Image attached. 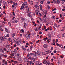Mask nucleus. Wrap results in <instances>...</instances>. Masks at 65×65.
I'll list each match as a JSON object with an SVG mask.
<instances>
[{"label": "nucleus", "mask_w": 65, "mask_h": 65, "mask_svg": "<svg viewBox=\"0 0 65 65\" xmlns=\"http://www.w3.org/2000/svg\"><path fill=\"white\" fill-rule=\"evenodd\" d=\"M54 2L56 4H59L60 3V0H53Z\"/></svg>", "instance_id": "obj_1"}, {"label": "nucleus", "mask_w": 65, "mask_h": 65, "mask_svg": "<svg viewBox=\"0 0 65 65\" xmlns=\"http://www.w3.org/2000/svg\"><path fill=\"white\" fill-rule=\"evenodd\" d=\"M34 7L36 8L37 9H39V6H38V5L37 4V3H36L35 5H34Z\"/></svg>", "instance_id": "obj_2"}, {"label": "nucleus", "mask_w": 65, "mask_h": 65, "mask_svg": "<svg viewBox=\"0 0 65 65\" xmlns=\"http://www.w3.org/2000/svg\"><path fill=\"white\" fill-rule=\"evenodd\" d=\"M25 37L26 38H27V39H28V38H30V36L28 34H26L25 35Z\"/></svg>", "instance_id": "obj_3"}, {"label": "nucleus", "mask_w": 65, "mask_h": 65, "mask_svg": "<svg viewBox=\"0 0 65 65\" xmlns=\"http://www.w3.org/2000/svg\"><path fill=\"white\" fill-rule=\"evenodd\" d=\"M25 6V4H22V6H21V7L20 8L21 10H22V9H24Z\"/></svg>", "instance_id": "obj_4"}, {"label": "nucleus", "mask_w": 65, "mask_h": 65, "mask_svg": "<svg viewBox=\"0 0 65 65\" xmlns=\"http://www.w3.org/2000/svg\"><path fill=\"white\" fill-rule=\"evenodd\" d=\"M30 55L32 57H36V55L33 53H30Z\"/></svg>", "instance_id": "obj_5"}, {"label": "nucleus", "mask_w": 65, "mask_h": 65, "mask_svg": "<svg viewBox=\"0 0 65 65\" xmlns=\"http://www.w3.org/2000/svg\"><path fill=\"white\" fill-rule=\"evenodd\" d=\"M48 46V45L46 44H44L43 45L44 47L45 48H47Z\"/></svg>", "instance_id": "obj_6"}, {"label": "nucleus", "mask_w": 65, "mask_h": 65, "mask_svg": "<svg viewBox=\"0 0 65 65\" xmlns=\"http://www.w3.org/2000/svg\"><path fill=\"white\" fill-rule=\"evenodd\" d=\"M17 50L15 49H14V51L12 52V53L13 54H16V53H17Z\"/></svg>", "instance_id": "obj_7"}, {"label": "nucleus", "mask_w": 65, "mask_h": 65, "mask_svg": "<svg viewBox=\"0 0 65 65\" xmlns=\"http://www.w3.org/2000/svg\"><path fill=\"white\" fill-rule=\"evenodd\" d=\"M48 37L49 38V39H51V34L50 33L48 34Z\"/></svg>", "instance_id": "obj_8"}, {"label": "nucleus", "mask_w": 65, "mask_h": 65, "mask_svg": "<svg viewBox=\"0 0 65 65\" xmlns=\"http://www.w3.org/2000/svg\"><path fill=\"white\" fill-rule=\"evenodd\" d=\"M8 45H7L6 46V48H9V47H10V45H9V44L8 43Z\"/></svg>", "instance_id": "obj_9"}, {"label": "nucleus", "mask_w": 65, "mask_h": 65, "mask_svg": "<svg viewBox=\"0 0 65 65\" xmlns=\"http://www.w3.org/2000/svg\"><path fill=\"white\" fill-rule=\"evenodd\" d=\"M36 59L34 58H32L31 59V60L33 62H34L35 61Z\"/></svg>", "instance_id": "obj_10"}, {"label": "nucleus", "mask_w": 65, "mask_h": 65, "mask_svg": "<svg viewBox=\"0 0 65 65\" xmlns=\"http://www.w3.org/2000/svg\"><path fill=\"white\" fill-rule=\"evenodd\" d=\"M20 32L21 33H25L24 30L23 29H21L20 30Z\"/></svg>", "instance_id": "obj_11"}, {"label": "nucleus", "mask_w": 65, "mask_h": 65, "mask_svg": "<svg viewBox=\"0 0 65 65\" xmlns=\"http://www.w3.org/2000/svg\"><path fill=\"white\" fill-rule=\"evenodd\" d=\"M37 54L39 56H40L41 54V53L39 52V51H37Z\"/></svg>", "instance_id": "obj_12"}, {"label": "nucleus", "mask_w": 65, "mask_h": 65, "mask_svg": "<svg viewBox=\"0 0 65 65\" xmlns=\"http://www.w3.org/2000/svg\"><path fill=\"white\" fill-rule=\"evenodd\" d=\"M18 42L21 44H23V41L21 40H19Z\"/></svg>", "instance_id": "obj_13"}, {"label": "nucleus", "mask_w": 65, "mask_h": 65, "mask_svg": "<svg viewBox=\"0 0 65 65\" xmlns=\"http://www.w3.org/2000/svg\"><path fill=\"white\" fill-rule=\"evenodd\" d=\"M14 40V41L15 42V43H17V42H18L17 41V39H16V38H14L13 39Z\"/></svg>", "instance_id": "obj_14"}, {"label": "nucleus", "mask_w": 65, "mask_h": 65, "mask_svg": "<svg viewBox=\"0 0 65 65\" xmlns=\"http://www.w3.org/2000/svg\"><path fill=\"white\" fill-rule=\"evenodd\" d=\"M0 39H1L2 41H4V38H3L2 37H0Z\"/></svg>", "instance_id": "obj_15"}, {"label": "nucleus", "mask_w": 65, "mask_h": 65, "mask_svg": "<svg viewBox=\"0 0 65 65\" xmlns=\"http://www.w3.org/2000/svg\"><path fill=\"white\" fill-rule=\"evenodd\" d=\"M27 27V24L25 22L24 23V28H26Z\"/></svg>", "instance_id": "obj_16"}, {"label": "nucleus", "mask_w": 65, "mask_h": 65, "mask_svg": "<svg viewBox=\"0 0 65 65\" xmlns=\"http://www.w3.org/2000/svg\"><path fill=\"white\" fill-rule=\"evenodd\" d=\"M5 30L6 31V32H7V33H8V32H9V31H8V29L7 28H5Z\"/></svg>", "instance_id": "obj_17"}, {"label": "nucleus", "mask_w": 65, "mask_h": 65, "mask_svg": "<svg viewBox=\"0 0 65 65\" xmlns=\"http://www.w3.org/2000/svg\"><path fill=\"white\" fill-rule=\"evenodd\" d=\"M18 20L15 19L14 21V23H18Z\"/></svg>", "instance_id": "obj_18"}, {"label": "nucleus", "mask_w": 65, "mask_h": 65, "mask_svg": "<svg viewBox=\"0 0 65 65\" xmlns=\"http://www.w3.org/2000/svg\"><path fill=\"white\" fill-rule=\"evenodd\" d=\"M20 54H17V58H19L20 57Z\"/></svg>", "instance_id": "obj_19"}, {"label": "nucleus", "mask_w": 65, "mask_h": 65, "mask_svg": "<svg viewBox=\"0 0 65 65\" xmlns=\"http://www.w3.org/2000/svg\"><path fill=\"white\" fill-rule=\"evenodd\" d=\"M21 20L22 22H24L25 21V18H22L21 19Z\"/></svg>", "instance_id": "obj_20"}, {"label": "nucleus", "mask_w": 65, "mask_h": 65, "mask_svg": "<svg viewBox=\"0 0 65 65\" xmlns=\"http://www.w3.org/2000/svg\"><path fill=\"white\" fill-rule=\"evenodd\" d=\"M4 37L6 40H7V36H4Z\"/></svg>", "instance_id": "obj_21"}, {"label": "nucleus", "mask_w": 65, "mask_h": 65, "mask_svg": "<svg viewBox=\"0 0 65 65\" xmlns=\"http://www.w3.org/2000/svg\"><path fill=\"white\" fill-rule=\"evenodd\" d=\"M8 24L9 26H10V27H11V23H10V22H8Z\"/></svg>", "instance_id": "obj_22"}, {"label": "nucleus", "mask_w": 65, "mask_h": 65, "mask_svg": "<svg viewBox=\"0 0 65 65\" xmlns=\"http://www.w3.org/2000/svg\"><path fill=\"white\" fill-rule=\"evenodd\" d=\"M59 47H61V48H63L64 47L61 44H60Z\"/></svg>", "instance_id": "obj_23"}, {"label": "nucleus", "mask_w": 65, "mask_h": 65, "mask_svg": "<svg viewBox=\"0 0 65 65\" xmlns=\"http://www.w3.org/2000/svg\"><path fill=\"white\" fill-rule=\"evenodd\" d=\"M56 18V17L55 16H53L51 18L52 19H54Z\"/></svg>", "instance_id": "obj_24"}, {"label": "nucleus", "mask_w": 65, "mask_h": 65, "mask_svg": "<svg viewBox=\"0 0 65 65\" xmlns=\"http://www.w3.org/2000/svg\"><path fill=\"white\" fill-rule=\"evenodd\" d=\"M54 27H57V26H58V25L56 23H54Z\"/></svg>", "instance_id": "obj_25"}, {"label": "nucleus", "mask_w": 65, "mask_h": 65, "mask_svg": "<svg viewBox=\"0 0 65 65\" xmlns=\"http://www.w3.org/2000/svg\"><path fill=\"white\" fill-rule=\"evenodd\" d=\"M8 41H9L10 42H11V41H12V40H11V39L10 38L8 39Z\"/></svg>", "instance_id": "obj_26"}, {"label": "nucleus", "mask_w": 65, "mask_h": 65, "mask_svg": "<svg viewBox=\"0 0 65 65\" xmlns=\"http://www.w3.org/2000/svg\"><path fill=\"white\" fill-rule=\"evenodd\" d=\"M27 34H28L29 35H31V33H30V32L28 31L27 32Z\"/></svg>", "instance_id": "obj_27"}, {"label": "nucleus", "mask_w": 65, "mask_h": 65, "mask_svg": "<svg viewBox=\"0 0 65 65\" xmlns=\"http://www.w3.org/2000/svg\"><path fill=\"white\" fill-rule=\"evenodd\" d=\"M47 63V61H46V60H45L43 62V63L44 64H46Z\"/></svg>", "instance_id": "obj_28"}, {"label": "nucleus", "mask_w": 65, "mask_h": 65, "mask_svg": "<svg viewBox=\"0 0 65 65\" xmlns=\"http://www.w3.org/2000/svg\"><path fill=\"white\" fill-rule=\"evenodd\" d=\"M27 58H25L24 59V62H27Z\"/></svg>", "instance_id": "obj_29"}, {"label": "nucleus", "mask_w": 65, "mask_h": 65, "mask_svg": "<svg viewBox=\"0 0 65 65\" xmlns=\"http://www.w3.org/2000/svg\"><path fill=\"white\" fill-rule=\"evenodd\" d=\"M20 43L18 42L17 43V45L18 46H20Z\"/></svg>", "instance_id": "obj_30"}, {"label": "nucleus", "mask_w": 65, "mask_h": 65, "mask_svg": "<svg viewBox=\"0 0 65 65\" xmlns=\"http://www.w3.org/2000/svg\"><path fill=\"white\" fill-rule=\"evenodd\" d=\"M44 2V0H42L40 2V3L41 4H43Z\"/></svg>", "instance_id": "obj_31"}, {"label": "nucleus", "mask_w": 65, "mask_h": 65, "mask_svg": "<svg viewBox=\"0 0 65 65\" xmlns=\"http://www.w3.org/2000/svg\"><path fill=\"white\" fill-rule=\"evenodd\" d=\"M41 28V26L40 25L39 27H38V30H40V29Z\"/></svg>", "instance_id": "obj_32"}, {"label": "nucleus", "mask_w": 65, "mask_h": 65, "mask_svg": "<svg viewBox=\"0 0 65 65\" xmlns=\"http://www.w3.org/2000/svg\"><path fill=\"white\" fill-rule=\"evenodd\" d=\"M65 33H64V34H63L62 36V37H65Z\"/></svg>", "instance_id": "obj_33"}, {"label": "nucleus", "mask_w": 65, "mask_h": 65, "mask_svg": "<svg viewBox=\"0 0 65 65\" xmlns=\"http://www.w3.org/2000/svg\"><path fill=\"white\" fill-rule=\"evenodd\" d=\"M40 12V11H39V10H36L35 11V12L36 13V12Z\"/></svg>", "instance_id": "obj_34"}, {"label": "nucleus", "mask_w": 65, "mask_h": 65, "mask_svg": "<svg viewBox=\"0 0 65 65\" xmlns=\"http://www.w3.org/2000/svg\"><path fill=\"white\" fill-rule=\"evenodd\" d=\"M64 30H65V28L64 27H63L62 28L61 31H64Z\"/></svg>", "instance_id": "obj_35"}, {"label": "nucleus", "mask_w": 65, "mask_h": 65, "mask_svg": "<svg viewBox=\"0 0 65 65\" xmlns=\"http://www.w3.org/2000/svg\"><path fill=\"white\" fill-rule=\"evenodd\" d=\"M15 36V34L13 33V34L12 35V37H14V36Z\"/></svg>", "instance_id": "obj_36"}, {"label": "nucleus", "mask_w": 65, "mask_h": 65, "mask_svg": "<svg viewBox=\"0 0 65 65\" xmlns=\"http://www.w3.org/2000/svg\"><path fill=\"white\" fill-rule=\"evenodd\" d=\"M26 5V7H25V8H27L28 7V4H27V3L25 4Z\"/></svg>", "instance_id": "obj_37"}, {"label": "nucleus", "mask_w": 65, "mask_h": 65, "mask_svg": "<svg viewBox=\"0 0 65 65\" xmlns=\"http://www.w3.org/2000/svg\"><path fill=\"white\" fill-rule=\"evenodd\" d=\"M27 16H28V17H32V16L31 15H30V14H27Z\"/></svg>", "instance_id": "obj_38"}, {"label": "nucleus", "mask_w": 65, "mask_h": 65, "mask_svg": "<svg viewBox=\"0 0 65 65\" xmlns=\"http://www.w3.org/2000/svg\"><path fill=\"white\" fill-rule=\"evenodd\" d=\"M38 30H37V28H36L35 29V31H36V32H37V31H38Z\"/></svg>", "instance_id": "obj_39"}, {"label": "nucleus", "mask_w": 65, "mask_h": 65, "mask_svg": "<svg viewBox=\"0 0 65 65\" xmlns=\"http://www.w3.org/2000/svg\"><path fill=\"white\" fill-rule=\"evenodd\" d=\"M36 63L37 65H38L39 64V63L37 61L36 62Z\"/></svg>", "instance_id": "obj_40"}, {"label": "nucleus", "mask_w": 65, "mask_h": 65, "mask_svg": "<svg viewBox=\"0 0 65 65\" xmlns=\"http://www.w3.org/2000/svg\"><path fill=\"white\" fill-rule=\"evenodd\" d=\"M30 4H33V1H31L30 2Z\"/></svg>", "instance_id": "obj_41"}, {"label": "nucleus", "mask_w": 65, "mask_h": 65, "mask_svg": "<svg viewBox=\"0 0 65 65\" xmlns=\"http://www.w3.org/2000/svg\"><path fill=\"white\" fill-rule=\"evenodd\" d=\"M29 10L28 9H26V12H28L29 11Z\"/></svg>", "instance_id": "obj_42"}, {"label": "nucleus", "mask_w": 65, "mask_h": 65, "mask_svg": "<svg viewBox=\"0 0 65 65\" xmlns=\"http://www.w3.org/2000/svg\"><path fill=\"white\" fill-rule=\"evenodd\" d=\"M2 23H3V24H5V23H6V22L4 21H3L2 22Z\"/></svg>", "instance_id": "obj_43"}, {"label": "nucleus", "mask_w": 65, "mask_h": 65, "mask_svg": "<svg viewBox=\"0 0 65 65\" xmlns=\"http://www.w3.org/2000/svg\"><path fill=\"white\" fill-rule=\"evenodd\" d=\"M58 64H59L60 65H61V62H58Z\"/></svg>", "instance_id": "obj_44"}, {"label": "nucleus", "mask_w": 65, "mask_h": 65, "mask_svg": "<svg viewBox=\"0 0 65 65\" xmlns=\"http://www.w3.org/2000/svg\"><path fill=\"white\" fill-rule=\"evenodd\" d=\"M47 52H48V53L50 54V53H51V51H47Z\"/></svg>", "instance_id": "obj_45"}, {"label": "nucleus", "mask_w": 65, "mask_h": 65, "mask_svg": "<svg viewBox=\"0 0 65 65\" xmlns=\"http://www.w3.org/2000/svg\"><path fill=\"white\" fill-rule=\"evenodd\" d=\"M32 63V61H29V64L30 65H31Z\"/></svg>", "instance_id": "obj_46"}, {"label": "nucleus", "mask_w": 65, "mask_h": 65, "mask_svg": "<svg viewBox=\"0 0 65 65\" xmlns=\"http://www.w3.org/2000/svg\"><path fill=\"white\" fill-rule=\"evenodd\" d=\"M18 58V60H19V61H21V58H20V57H19V58Z\"/></svg>", "instance_id": "obj_47"}, {"label": "nucleus", "mask_w": 65, "mask_h": 65, "mask_svg": "<svg viewBox=\"0 0 65 65\" xmlns=\"http://www.w3.org/2000/svg\"><path fill=\"white\" fill-rule=\"evenodd\" d=\"M40 41H39V40H38V41H36V43H37V44L38 43V42H39Z\"/></svg>", "instance_id": "obj_48"}, {"label": "nucleus", "mask_w": 65, "mask_h": 65, "mask_svg": "<svg viewBox=\"0 0 65 65\" xmlns=\"http://www.w3.org/2000/svg\"><path fill=\"white\" fill-rule=\"evenodd\" d=\"M6 36L7 37H8L9 36V34H7L6 35Z\"/></svg>", "instance_id": "obj_49"}, {"label": "nucleus", "mask_w": 65, "mask_h": 65, "mask_svg": "<svg viewBox=\"0 0 65 65\" xmlns=\"http://www.w3.org/2000/svg\"><path fill=\"white\" fill-rule=\"evenodd\" d=\"M39 16L40 17H41L42 16V15L41 14V13H39Z\"/></svg>", "instance_id": "obj_50"}, {"label": "nucleus", "mask_w": 65, "mask_h": 65, "mask_svg": "<svg viewBox=\"0 0 65 65\" xmlns=\"http://www.w3.org/2000/svg\"><path fill=\"white\" fill-rule=\"evenodd\" d=\"M45 55H46V54H48V52L47 51H46L45 52Z\"/></svg>", "instance_id": "obj_51"}, {"label": "nucleus", "mask_w": 65, "mask_h": 65, "mask_svg": "<svg viewBox=\"0 0 65 65\" xmlns=\"http://www.w3.org/2000/svg\"><path fill=\"white\" fill-rule=\"evenodd\" d=\"M13 15L14 16H15V13H14V12H13Z\"/></svg>", "instance_id": "obj_52"}, {"label": "nucleus", "mask_w": 65, "mask_h": 65, "mask_svg": "<svg viewBox=\"0 0 65 65\" xmlns=\"http://www.w3.org/2000/svg\"><path fill=\"white\" fill-rule=\"evenodd\" d=\"M21 48H22V49H23V50L24 49V48H25V47L22 46L21 47Z\"/></svg>", "instance_id": "obj_53"}, {"label": "nucleus", "mask_w": 65, "mask_h": 65, "mask_svg": "<svg viewBox=\"0 0 65 65\" xmlns=\"http://www.w3.org/2000/svg\"><path fill=\"white\" fill-rule=\"evenodd\" d=\"M6 19V18H5V17L3 19H4V21H6V20H5Z\"/></svg>", "instance_id": "obj_54"}, {"label": "nucleus", "mask_w": 65, "mask_h": 65, "mask_svg": "<svg viewBox=\"0 0 65 65\" xmlns=\"http://www.w3.org/2000/svg\"><path fill=\"white\" fill-rule=\"evenodd\" d=\"M42 54H43V55H45V52H43L42 53Z\"/></svg>", "instance_id": "obj_55"}, {"label": "nucleus", "mask_w": 65, "mask_h": 65, "mask_svg": "<svg viewBox=\"0 0 65 65\" xmlns=\"http://www.w3.org/2000/svg\"><path fill=\"white\" fill-rule=\"evenodd\" d=\"M10 55H11V57H13V56H14V55L13 54H11Z\"/></svg>", "instance_id": "obj_56"}, {"label": "nucleus", "mask_w": 65, "mask_h": 65, "mask_svg": "<svg viewBox=\"0 0 65 65\" xmlns=\"http://www.w3.org/2000/svg\"><path fill=\"white\" fill-rule=\"evenodd\" d=\"M14 5H15V6H17V3H15L14 4Z\"/></svg>", "instance_id": "obj_57"}, {"label": "nucleus", "mask_w": 65, "mask_h": 65, "mask_svg": "<svg viewBox=\"0 0 65 65\" xmlns=\"http://www.w3.org/2000/svg\"><path fill=\"white\" fill-rule=\"evenodd\" d=\"M48 8L49 9H50V6L48 5H47Z\"/></svg>", "instance_id": "obj_58"}, {"label": "nucleus", "mask_w": 65, "mask_h": 65, "mask_svg": "<svg viewBox=\"0 0 65 65\" xmlns=\"http://www.w3.org/2000/svg\"><path fill=\"white\" fill-rule=\"evenodd\" d=\"M27 13H28V14H31V12L29 11L28 12H27Z\"/></svg>", "instance_id": "obj_59"}, {"label": "nucleus", "mask_w": 65, "mask_h": 65, "mask_svg": "<svg viewBox=\"0 0 65 65\" xmlns=\"http://www.w3.org/2000/svg\"><path fill=\"white\" fill-rule=\"evenodd\" d=\"M8 51H9V52H10V51H11V49H9Z\"/></svg>", "instance_id": "obj_60"}, {"label": "nucleus", "mask_w": 65, "mask_h": 65, "mask_svg": "<svg viewBox=\"0 0 65 65\" xmlns=\"http://www.w3.org/2000/svg\"><path fill=\"white\" fill-rule=\"evenodd\" d=\"M10 42L11 45H12V43H13V42H12V41H11V42Z\"/></svg>", "instance_id": "obj_61"}, {"label": "nucleus", "mask_w": 65, "mask_h": 65, "mask_svg": "<svg viewBox=\"0 0 65 65\" xmlns=\"http://www.w3.org/2000/svg\"><path fill=\"white\" fill-rule=\"evenodd\" d=\"M54 53H57V51L56 50H55L54 52Z\"/></svg>", "instance_id": "obj_62"}, {"label": "nucleus", "mask_w": 65, "mask_h": 65, "mask_svg": "<svg viewBox=\"0 0 65 65\" xmlns=\"http://www.w3.org/2000/svg\"><path fill=\"white\" fill-rule=\"evenodd\" d=\"M16 46H17V45L15 44L14 45V47H16Z\"/></svg>", "instance_id": "obj_63"}, {"label": "nucleus", "mask_w": 65, "mask_h": 65, "mask_svg": "<svg viewBox=\"0 0 65 65\" xmlns=\"http://www.w3.org/2000/svg\"><path fill=\"white\" fill-rule=\"evenodd\" d=\"M38 65H43L42 63H40Z\"/></svg>", "instance_id": "obj_64"}]
</instances>
